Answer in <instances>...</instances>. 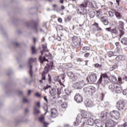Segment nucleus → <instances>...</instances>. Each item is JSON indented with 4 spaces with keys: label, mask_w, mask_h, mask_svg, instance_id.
Returning a JSON list of instances; mask_svg holds the SVG:
<instances>
[{
    "label": "nucleus",
    "mask_w": 127,
    "mask_h": 127,
    "mask_svg": "<svg viewBox=\"0 0 127 127\" xmlns=\"http://www.w3.org/2000/svg\"><path fill=\"white\" fill-rule=\"evenodd\" d=\"M107 115H108L107 112H102L101 114V116H100L101 120H103V121H106L107 118Z\"/></svg>",
    "instance_id": "21"
},
{
    "label": "nucleus",
    "mask_w": 127,
    "mask_h": 127,
    "mask_svg": "<svg viewBox=\"0 0 127 127\" xmlns=\"http://www.w3.org/2000/svg\"><path fill=\"white\" fill-rule=\"evenodd\" d=\"M51 87V86L50 85H47L46 86H44L43 87V89L44 90H47L48 89H49V88H50Z\"/></svg>",
    "instance_id": "53"
},
{
    "label": "nucleus",
    "mask_w": 127,
    "mask_h": 127,
    "mask_svg": "<svg viewBox=\"0 0 127 127\" xmlns=\"http://www.w3.org/2000/svg\"><path fill=\"white\" fill-rule=\"evenodd\" d=\"M118 83L117 84H122L123 83L122 82V78L121 77H119L117 80Z\"/></svg>",
    "instance_id": "45"
},
{
    "label": "nucleus",
    "mask_w": 127,
    "mask_h": 127,
    "mask_svg": "<svg viewBox=\"0 0 127 127\" xmlns=\"http://www.w3.org/2000/svg\"><path fill=\"white\" fill-rule=\"evenodd\" d=\"M53 62L50 63V64L48 66V69L51 70L53 68Z\"/></svg>",
    "instance_id": "38"
},
{
    "label": "nucleus",
    "mask_w": 127,
    "mask_h": 127,
    "mask_svg": "<svg viewBox=\"0 0 127 127\" xmlns=\"http://www.w3.org/2000/svg\"><path fill=\"white\" fill-rule=\"evenodd\" d=\"M51 115L52 118H56L58 115V112H57V110L55 108H52L51 110Z\"/></svg>",
    "instance_id": "13"
},
{
    "label": "nucleus",
    "mask_w": 127,
    "mask_h": 127,
    "mask_svg": "<svg viewBox=\"0 0 127 127\" xmlns=\"http://www.w3.org/2000/svg\"><path fill=\"white\" fill-rule=\"evenodd\" d=\"M115 11V15H116L117 18L118 19H120L122 17V15H121V13L117 11Z\"/></svg>",
    "instance_id": "29"
},
{
    "label": "nucleus",
    "mask_w": 127,
    "mask_h": 127,
    "mask_svg": "<svg viewBox=\"0 0 127 127\" xmlns=\"http://www.w3.org/2000/svg\"><path fill=\"white\" fill-rule=\"evenodd\" d=\"M83 91L87 95H92L96 92V88L94 86H89L88 87H84Z\"/></svg>",
    "instance_id": "4"
},
{
    "label": "nucleus",
    "mask_w": 127,
    "mask_h": 127,
    "mask_svg": "<svg viewBox=\"0 0 127 127\" xmlns=\"http://www.w3.org/2000/svg\"><path fill=\"white\" fill-rule=\"evenodd\" d=\"M95 14H96L97 17H101L103 15L102 12L96 10H95Z\"/></svg>",
    "instance_id": "31"
},
{
    "label": "nucleus",
    "mask_w": 127,
    "mask_h": 127,
    "mask_svg": "<svg viewBox=\"0 0 127 127\" xmlns=\"http://www.w3.org/2000/svg\"><path fill=\"white\" fill-rule=\"evenodd\" d=\"M48 70H45L42 73V80H45L46 79V77H45V74H46V73H47Z\"/></svg>",
    "instance_id": "32"
},
{
    "label": "nucleus",
    "mask_w": 127,
    "mask_h": 127,
    "mask_svg": "<svg viewBox=\"0 0 127 127\" xmlns=\"http://www.w3.org/2000/svg\"><path fill=\"white\" fill-rule=\"evenodd\" d=\"M120 112L117 110H114L110 112V116L112 119L118 121L120 119Z\"/></svg>",
    "instance_id": "6"
},
{
    "label": "nucleus",
    "mask_w": 127,
    "mask_h": 127,
    "mask_svg": "<svg viewBox=\"0 0 127 127\" xmlns=\"http://www.w3.org/2000/svg\"><path fill=\"white\" fill-rule=\"evenodd\" d=\"M109 80L111 81V82L114 83V84H118V79L115 76L111 75L109 76Z\"/></svg>",
    "instance_id": "19"
},
{
    "label": "nucleus",
    "mask_w": 127,
    "mask_h": 127,
    "mask_svg": "<svg viewBox=\"0 0 127 127\" xmlns=\"http://www.w3.org/2000/svg\"><path fill=\"white\" fill-rule=\"evenodd\" d=\"M111 32H112V33H114V34H117L118 31L117 30V29H112L111 30Z\"/></svg>",
    "instance_id": "39"
},
{
    "label": "nucleus",
    "mask_w": 127,
    "mask_h": 127,
    "mask_svg": "<svg viewBox=\"0 0 127 127\" xmlns=\"http://www.w3.org/2000/svg\"><path fill=\"white\" fill-rule=\"evenodd\" d=\"M54 80L56 81V82H58V81H60L59 76H55L54 78Z\"/></svg>",
    "instance_id": "50"
},
{
    "label": "nucleus",
    "mask_w": 127,
    "mask_h": 127,
    "mask_svg": "<svg viewBox=\"0 0 127 127\" xmlns=\"http://www.w3.org/2000/svg\"><path fill=\"white\" fill-rule=\"evenodd\" d=\"M88 5L90 6V7H93L94 8H96L97 7V4H96V1H89V3H88Z\"/></svg>",
    "instance_id": "23"
},
{
    "label": "nucleus",
    "mask_w": 127,
    "mask_h": 127,
    "mask_svg": "<svg viewBox=\"0 0 127 127\" xmlns=\"http://www.w3.org/2000/svg\"><path fill=\"white\" fill-rule=\"evenodd\" d=\"M82 118L81 114H78L76 117V122L81 124L82 123Z\"/></svg>",
    "instance_id": "25"
},
{
    "label": "nucleus",
    "mask_w": 127,
    "mask_h": 127,
    "mask_svg": "<svg viewBox=\"0 0 127 127\" xmlns=\"http://www.w3.org/2000/svg\"><path fill=\"white\" fill-rule=\"evenodd\" d=\"M121 42L123 44L127 45V38H123L121 40Z\"/></svg>",
    "instance_id": "33"
},
{
    "label": "nucleus",
    "mask_w": 127,
    "mask_h": 127,
    "mask_svg": "<svg viewBox=\"0 0 127 127\" xmlns=\"http://www.w3.org/2000/svg\"><path fill=\"white\" fill-rule=\"evenodd\" d=\"M67 68H71L72 67L73 65L71 64H68L66 65Z\"/></svg>",
    "instance_id": "54"
},
{
    "label": "nucleus",
    "mask_w": 127,
    "mask_h": 127,
    "mask_svg": "<svg viewBox=\"0 0 127 127\" xmlns=\"http://www.w3.org/2000/svg\"><path fill=\"white\" fill-rule=\"evenodd\" d=\"M116 88V85L114 84H112L109 86V89L111 92H115V89Z\"/></svg>",
    "instance_id": "27"
},
{
    "label": "nucleus",
    "mask_w": 127,
    "mask_h": 127,
    "mask_svg": "<svg viewBox=\"0 0 127 127\" xmlns=\"http://www.w3.org/2000/svg\"><path fill=\"white\" fill-rule=\"evenodd\" d=\"M48 58L49 59H50L51 58V55L49 53H46L45 54V57L43 58L42 57V56H40L39 58V60L41 63V64H43L44 62H48Z\"/></svg>",
    "instance_id": "2"
},
{
    "label": "nucleus",
    "mask_w": 127,
    "mask_h": 127,
    "mask_svg": "<svg viewBox=\"0 0 127 127\" xmlns=\"http://www.w3.org/2000/svg\"><path fill=\"white\" fill-rule=\"evenodd\" d=\"M89 79L92 83H95L97 81V75L95 73L92 74L90 75Z\"/></svg>",
    "instance_id": "18"
},
{
    "label": "nucleus",
    "mask_w": 127,
    "mask_h": 127,
    "mask_svg": "<svg viewBox=\"0 0 127 127\" xmlns=\"http://www.w3.org/2000/svg\"><path fill=\"white\" fill-rule=\"evenodd\" d=\"M108 13H109L110 16H111V17L114 16V13L113 12V11H109L108 12Z\"/></svg>",
    "instance_id": "52"
},
{
    "label": "nucleus",
    "mask_w": 127,
    "mask_h": 127,
    "mask_svg": "<svg viewBox=\"0 0 127 127\" xmlns=\"http://www.w3.org/2000/svg\"><path fill=\"white\" fill-rule=\"evenodd\" d=\"M118 67L117 64L113 65L110 68V71H113Z\"/></svg>",
    "instance_id": "40"
},
{
    "label": "nucleus",
    "mask_w": 127,
    "mask_h": 127,
    "mask_svg": "<svg viewBox=\"0 0 127 127\" xmlns=\"http://www.w3.org/2000/svg\"><path fill=\"white\" fill-rule=\"evenodd\" d=\"M67 76L70 78H74L75 77V74L72 71H68L66 73Z\"/></svg>",
    "instance_id": "28"
},
{
    "label": "nucleus",
    "mask_w": 127,
    "mask_h": 127,
    "mask_svg": "<svg viewBox=\"0 0 127 127\" xmlns=\"http://www.w3.org/2000/svg\"><path fill=\"white\" fill-rule=\"evenodd\" d=\"M74 100L78 104H80L83 102V97L79 93H76L74 96Z\"/></svg>",
    "instance_id": "9"
},
{
    "label": "nucleus",
    "mask_w": 127,
    "mask_h": 127,
    "mask_svg": "<svg viewBox=\"0 0 127 127\" xmlns=\"http://www.w3.org/2000/svg\"><path fill=\"white\" fill-rule=\"evenodd\" d=\"M84 104L86 107H87L88 108H91L94 106V103L90 99H86L84 101Z\"/></svg>",
    "instance_id": "11"
},
{
    "label": "nucleus",
    "mask_w": 127,
    "mask_h": 127,
    "mask_svg": "<svg viewBox=\"0 0 127 127\" xmlns=\"http://www.w3.org/2000/svg\"><path fill=\"white\" fill-rule=\"evenodd\" d=\"M124 22L123 21H120L119 22V29H124Z\"/></svg>",
    "instance_id": "34"
},
{
    "label": "nucleus",
    "mask_w": 127,
    "mask_h": 127,
    "mask_svg": "<svg viewBox=\"0 0 127 127\" xmlns=\"http://www.w3.org/2000/svg\"><path fill=\"white\" fill-rule=\"evenodd\" d=\"M103 78H109V76H108V75L107 74H103Z\"/></svg>",
    "instance_id": "62"
},
{
    "label": "nucleus",
    "mask_w": 127,
    "mask_h": 127,
    "mask_svg": "<svg viewBox=\"0 0 127 127\" xmlns=\"http://www.w3.org/2000/svg\"><path fill=\"white\" fill-rule=\"evenodd\" d=\"M89 56H90V54L89 53H86L84 55V57H89Z\"/></svg>",
    "instance_id": "57"
},
{
    "label": "nucleus",
    "mask_w": 127,
    "mask_h": 127,
    "mask_svg": "<svg viewBox=\"0 0 127 127\" xmlns=\"http://www.w3.org/2000/svg\"><path fill=\"white\" fill-rule=\"evenodd\" d=\"M102 81H103V76L101 75L100 78L98 81V84H101V83H102Z\"/></svg>",
    "instance_id": "48"
},
{
    "label": "nucleus",
    "mask_w": 127,
    "mask_h": 127,
    "mask_svg": "<svg viewBox=\"0 0 127 127\" xmlns=\"http://www.w3.org/2000/svg\"><path fill=\"white\" fill-rule=\"evenodd\" d=\"M49 94L51 97H53L57 94V89L56 88H53L50 89Z\"/></svg>",
    "instance_id": "14"
},
{
    "label": "nucleus",
    "mask_w": 127,
    "mask_h": 127,
    "mask_svg": "<svg viewBox=\"0 0 127 127\" xmlns=\"http://www.w3.org/2000/svg\"><path fill=\"white\" fill-rule=\"evenodd\" d=\"M34 30H35L36 33H38V31L37 30V27H35L34 28Z\"/></svg>",
    "instance_id": "59"
},
{
    "label": "nucleus",
    "mask_w": 127,
    "mask_h": 127,
    "mask_svg": "<svg viewBox=\"0 0 127 127\" xmlns=\"http://www.w3.org/2000/svg\"><path fill=\"white\" fill-rule=\"evenodd\" d=\"M73 125L74 127H78V126L80 125V123L77 122L76 120V122H74V123H73Z\"/></svg>",
    "instance_id": "51"
},
{
    "label": "nucleus",
    "mask_w": 127,
    "mask_h": 127,
    "mask_svg": "<svg viewBox=\"0 0 127 127\" xmlns=\"http://www.w3.org/2000/svg\"><path fill=\"white\" fill-rule=\"evenodd\" d=\"M94 67L95 68H101V67H102V64H94Z\"/></svg>",
    "instance_id": "47"
},
{
    "label": "nucleus",
    "mask_w": 127,
    "mask_h": 127,
    "mask_svg": "<svg viewBox=\"0 0 127 127\" xmlns=\"http://www.w3.org/2000/svg\"><path fill=\"white\" fill-rule=\"evenodd\" d=\"M80 115L83 119H89V114H88V113H87V112H86L85 110H82L81 111Z\"/></svg>",
    "instance_id": "17"
},
{
    "label": "nucleus",
    "mask_w": 127,
    "mask_h": 127,
    "mask_svg": "<svg viewBox=\"0 0 127 127\" xmlns=\"http://www.w3.org/2000/svg\"><path fill=\"white\" fill-rule=\"evenodd\" d=\"M36 60V58H31L29 59V61H28V63L30 65V70L29 71V73L30 74L31 77H32V65H31L30 64H31V63H33V62H35V61Z\"/></svg>",
    "instance_id": "10"
},
{
    "label": "nucleus",
    "mask_w": 127,
    "mask_h": 127,
    "mask_svg": "<svg viewBox=\"0 0 127 127\" xmlns=\"http://www.w3.org/2000/svg\"><path fill=\"white\" fill-rule=\"evenodd\" d=\"M83 52H86L87 50H90V48L89 47L85 46L82 48Z\"/></svg>",
    "instance_id": "42"
},
{
    "label": "nucleus",
    "mask_w": 127,
    "mask_h": 127,
    "mask_svg": "<svg viewBox=\"0 0 127 127\" xmlns=\"http://www.w3.org/2000/svg\"><path fill=\"white\" fill-rule=\"evenodd\" d=\"M31 50L32 54H35V53L36 52V51L35 50V47H32Z\"/></svg>",
    "instance_id": "44"
},
{
    "label": "nucleus",
    "mask_w": 127,
    "mask_h": 127,
    "mask_svg": "<svg viewBox=\"0 0 127 127\" xmlns=\"http://www.w3.org/2000/svg\"><path fill=\"white\" fill-rule=\"evenodd\" d=\"M36 106H38V108H40V102H38L35 103Z\"/></svg>",
    "instance_id": "56"
},
{
    "label": "nucleus",
    "mask_w": 127,
    "mask_h": 127,
    "mask_svg": "<svg viewBox=\"0 0 127 127\" xmlns=\"http://www.w3.org/2000/svg\"><path fill=\"white\" fill-rule=\"evenodd\" d=\"M67 92H68V91L65 90V93L66 94V95H70V94L71 93V91H69L68 93Z\"/></svg>",
    "instance_id": "61"
},
{
    "label": "nucleus",
    "mask_w": 127,
    "mask_h": 127,
    "mask_svg": "<svg viewBox=\"0 0 127 127\" xmlns=\"http://www.w3.org/2000/svg\"><path fill=\"white\" fill-rule=\"evenodd\" d=\"M80 115L83 119H89V114H88V113H87V112H86L85 110H82L81 111Z\"/></svg>",
    "instance_id": "16"
},
{
    "label": "nucleus",
    "mask_w": 127,
    "mask_h": 127,
    "mask_svg": "<svg viewBox=\"0 0 127 127\" xmlns=\"http://www.w3.org/2000/svg\"><path fill=\"white\" fill-rule=\"evenodd\" d=\"M80 115L83 119H89V114H88V113H87V112H86L85 110H82L81 111Z\"/></svg>",
    "instance_id": "15"
},
{
    "label": "nucleus",
    "mask_w": 127,
    "mask_h": 127,
    "mask_svg": "<svg viewBox=\"0 0 127 127\" xmlns=\"http://www.w3.org/2000/svg\"><path fill=\"white\" fill-rule=\"evenodd\" d=\"M90 3V0H84L83 2L80 4V9H78V13L80 14H86L87 13V9H85L86 7H88Z\"/></svg>",
    "instance_id": "1"
},
{
    "label": "nucleus",
    "mask_w": 127,
    "mask_h": 127,
    "mask_svg": "<svg viewBox=\"0 0 127 127\" xmlns=\"http://www.w3.org/2000/svg\"><path fill=\"white\" fill-rule=\"evenodd\" d=\"M36 96H37V97H40L41 96V95L38 93V92H37L36 94H35Z\"/></svg>",
    "instance_id": "60"
},
{
    "label": "nucleus",
    "mask_w": 127,
    "mask_h": 127,
    "mask_svg": "<svg viewBox=\"0 0 127 127\" xmlns=\"http://www.w3.org/2000/svg\"><path fill=\"white\" fill-rule=\"evenodd\" d=\"M117 108L119 111H123L126 109V102L125 101L120 100L116 103Z\"/></svg>",
    "instance_id": "3"
},
{
    "label": "nucleus",
    "mask_w": 127,
    "mask_h": 127,
    "mask_svg": "<svg viewBox=\"0 0 127 127\" xmlns=\"http://www.w3.org/2000/svg\"><path fill=\"white\" fill-rule=\"evenodd\" d=\"M34 114H40V111L38 110L37 107L36 106H35L34 108Z\"/></svg>",
    "instance_id": "35"
},
{
    "label": "nucleus",
    "mask_w": 127,
    "mask_h": 127,
    "mask_svg": "<svg viewBox=\"0 0 127 127\" xmlns=\"http://www.w3.org/2000/svg\"><path fill=\"white\" fill-rule=\"evenodd\" d=\"M84 85L85 81L84 80H82L81 81H78L74 83L72 85V87L73 88H74V89H76V90H79V89H82Z\"/></svg>",
    "instance_id": "5"
},
{
    "label": "nucleus",
    "mask_w": 127,
    "mask_h": 127,
    "mask_svg": "<svg viewBox=\"0 0 127 127\" xmlns=\"http://www.w3.org/2000/svg\"><path fill=\"white\" fill-rule=\"evenodd\" d=\"M23 103H27V104H29V101L24 97L23 98Z\"/></svg>",
    "instance_id": "46"
},
{
    "label": "nucleus",
    "mask_w": 127,
    "mask_h": 127,
    "mask_svg": "<svg viewBox=\"0 0 127 127\" xmlns=\"http://www.w3.org/2000/svg\"><path fill=\"white\" fill-rule=\"evenodd\" d=\"M101 22L103 23L104 25H108L109 24V21L108 20V17L106 16H103L100 18Z\"/></svg>",
    "instance_id": "12"
},
{
    "label": "nucleus",
    "mask_w": 127,
    "mask_h": 127,
    "mask_svg": "<svg viewBox=\"0 0 127 127\" xmlns=\"http://www.w3.org/2000/svg\"><path fill=\"white\" fill-rule=\"evenodd\" d=\"M19 120H18L17 121V123H22V122H23V119H22L21 118H20Z\"/></svg>",
    "instance_id": "58"
},
{
    "label": "nucleus",
    "mask_w": 127,
    "mask_h": 127,
    "mask_svg": "<svg viewBox=\"0 0 127 127\" xmlns=\"http://www.w3.org/2000/svg\"><path fill=\"white\" fill-rule=\"evenodd\" d=\"M89 14L90 17H91V18H93V17H94V16H95V15H96V10L95 11H91L89 12Z\"/></svg>",
    "instance_id": "30"
},
{
    "label": "nucleus",
    "mask_w": 127,
    "mask_h": 127,
    "mask_svg": "<svg viewBox=\"0 0 127 127\" xmlns=\"http://www.w3.org/2000/svg\"><path fill=\"white\" fill-rule=\"evenodd\" d=\"M123 57L122 55L118 56L116 57V60H123Z\"/></svg>",
    "instance_id": "43"
},
{
    "label": "nucleus",
    "mask_w": 127,
    "mask_h": 127,
    "mask_svg": "<svg viewBox=\"0 0 127 127\" xmlns=\"http://www.w3.org/2000/svg\"><path fill=\"white\" fill-rule=\"evenodd\" d=\"M43 109L46 112L44 114V116H45V115H46V114H47V113H48V107L47 106V104H46V106L45 107H43Z\"/></svg>",
    "instance_id": "37"
},
{
    "label": "nucleus",
    "mask_w": 127,
    "mask_h": 127,
    "mask_svg": "<svg viewBox=\"0 0 127 127\" xmlns=\"http://www.w3.org/2000/svg\"><path fill=\"white\" fill-rule=\"evenodd\" d=\"M43 52H41V55H43V52H48V49H47V46L46 44L43 45Z\"/></svg>",
    "instance_id": "24"
},
{
    "label": "nucleus",
    "mask_w": 127,
    "mask_h": 127,
    "mask_svg": "<svg viewBox=\"0 0 127 127\" xmlns=\"http://www.w3.org/2000/svg\"><path fill=\"white\" fill-rule=\"evenodd\" d=\"M44 99L45 101H46V103L48 102V100H47V97L46 96H45L44 97Z\"/></svg>",
    "instance_id": "63"
},
{
    "label": "nucleus",
    "mask_w": 127,
    "mask_h": 127,
    "mask_svg": "<svg viewBox=\"0 0 127 127\" xmlns=\"http://www.w3.org/2000/svg\"><path fill=\"white\" fill-rule=\"evenodd\" d=\"M123 91V88L121 87V86H116L114 92L116 94H120L121 92Z\"/></svg>",
    "instance_id": "20"
},
{
    "label": "nucleus",
    "mask_w": 127,
    "mask_h": 127,
    "mask_svg": "<svg viewBox=\"0 0 127 127\" xmlns=\"http://www.w3.org/2000/svg\"><path fill=\"white\" fill-rule=\"evenodd\" d=\"M64 99L65 100V101H68V100H69V97H68V96L66 95H64Z\"/></svg>",
    "instance_id": "55"
},
{
    "label": "nucleus",
    "mask_w": 127,
    "mask_h": 127,
    "mask_svg": "<svg viewBox=\"0 0 127 127\" xmlns=\"http://www.w3.org/2000/svg\"><path fill=\"white\" fill-rule=\"evenodd\" d=\"M58 21H59V22H62V19L61 18H59L58 19Z\"/></svg>",
    "instance_id": "64"
},
{
    "label": "nucleus",
    "mask_w": 127,
    "mask_h": 127,
    "mask_svg": "<svg viewBox=\"0 0 127 127\" xmlns=\"http://www.w3.org/2000/svg\"><path fill=\"white\" fill-rule=\"evenodd\" d=\"M67 103H66V102H64L62 104V108H63V109H66V108H67Z\"/></svg>",
    "instance_id": "41"
},
{
    "label": "nucleus",
    "mask_w": 127,
    "mask_h": 127,
    "mask_svg": "<svg viewBox=\"0 0 127 127\" xmlns=\"http://www.w3.org/2000/svg\"><path fill=\"white\" fill-rule=\"evenodd\" d=\"M123 30V29L122 30V29H119V31H120V34H121L120 37L122 36V35H124V34H125V32Z\"/></svg>",
    "instance_id": "49"
},
{
    "label": "nucleus",
    "mask_w": 127,
    "mask_h": 127,
    "mask_svg": "<svg viewBox=\"0 0 127 127\" xmlns=\"http://www.w3.org/2000/svg\"><path fill=\"white\" fill-rule=\"evenodd\" d=\"M107 54H108L109 57H112V56H118V53H117L116 52L114 53L112 51L108 52L107 53Z\"/></svg>",
    "instance_id": "26"
},
{
    "label": "nucleus",
    "mask_w": 127,
    "mask_h": 127,
    "mask_svg": "<svg viewBox=\"0 0 127 127\" xmlns=\"http://www.w3.org/2000/svg\"><path fill=\"white\" fill-rule=\"evenodd\" d=\"M39 121L41 124L43 125L44 127H47L48 125H49V123L45 122V117L44 115H42L39 118Z\"/></svg>",
    "instance_id": "7"
},
{
    "label": "nucleus",
    "mask_w": 127,
    "mask_h": 127,
    "mask_svg": "<svg viewBox=\"0 0 127 127\" xmlns=\"http://www.w3.org/2000/svg\"><path fill=\"white\" fill-rule=\"evenodd\" d=\"M95 25H96V27H97V31H100V32H102V31H103V29L99 27V24L95 23Z\"/></svg>",
    "instance_id": "36"
},
{
    "label": "nucleus",
    "mask_w": 127,
    "mask_h": 127,
    "mask_svg": "<svg viewBox=\"0 0 127 127\" xmlns=\"http://www.w3.org/2000/svg\"><path fill=\"white\" fill-rule=\"evenodd\" d=\"M117 124V122H115L114 121L109 119L106 121L105 126L106 127H115V126H116Z\"/></svg>",
    "instance_id": "8"
},
{
    "label": "nucleus",
    "mask_w": 127,
    "mask_h": 127,
    "mask_svg": "<svg viewBox=\"0 0 127 127\" xmlns=\"http://www.w3.org/2000/svg\"><path fill=\"white\" fill-rule=\"evenodd\" d=\"M87 125L88 126H94V124H95V122L94 121V119L92 118H88L87 121L86 122Z\"/></svg>",
    "instance_id": "22"
}]
</instances>
